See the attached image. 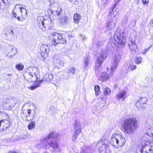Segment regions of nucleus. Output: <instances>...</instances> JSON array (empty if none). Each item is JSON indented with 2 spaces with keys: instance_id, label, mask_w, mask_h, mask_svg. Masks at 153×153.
Segmentation results:
<instances>
[{
  "instance_id": "f257e3e1",
  "label": "nucleus",
  "mask_w": 153,
  "mask_h": 153,
  "mask_svg": "<svg viewBox=\"0 0 153 153\" xmlns=\"http://www.w3.org/2000/svg\"><path fill=\"white\" fill-rule=\"evenodd\" d=\"M39 73V68L37 67H33L30 68L28 71L27 72L24 76L25 79L27 81L30 82L33 81L36 79V80L34 82L33 85L29 87V89L32 90H34L36 88L40 86L41 83L43 81L47 82V79H48L49 77H45V75L44 76L43 79L37 80L38 79V74Z\"/></svg>"
},
{
  "instance_id": "f03ea898",
  "label": "nucleus",
  "mask_w": 153,
  "mask_h": 153,
  "mask_svg": "<svg viewBox=\"0 0 153 153\" xmlns=\"http://www.w3.org/2000/svg\"><path fill=\"white\" fill-rule=\"evenodd\" d=\"M137 126V120L134 117L125 118L121 124L124 131L128 134L133 133L136 129Z\"/></svg>"
},
{
  "instance_id": "7ed1b4c3",
  "label": "nucleus",
  "mask_w": 153,
  "mask_h": 153,
  "mask_svg": "<svg viewBox=\"0 0 153 153\" xmlns=\"http://www.w3.org/2000/svg\"><path fill=\"white\" fill-rule=\"evenodd\" d=\"M59 134L53 131L50 132L47 135V137H45L43 141L44 143L43 145L46 146H48L52 149V151L55 152L56 149L59 147V143L55 140H51L50 142H47L48 140H49L50 139H56L58 137Z\"/></svg>"
},
{
  "instance_id": "20e7f679",
  "label": "nucleus",
  "mask_w": 153,
  "mask_h": 153,
  "mask_svg": "<svg viewBox=\"0 0 153 153\" xmlns=\"http://www.w3.org/2000/svg\"><path fill=\"white\" fill-rule=\"evenodd\" d=\"M126 142L125 138L119 134H113L110 141L111 144L116 148L121 147L123 146Z\"/></svg>"
},
{
  "instance_id": "39448f33",
  "label": "nucleus",
  "mask_w": 153,
  "mask_h": 153,
  "mask_svg": "<svg viewBox=\"0 0 153 153\" xmlns=\"http://www.w3.org/2000/svg\"><path fill=\"white\" fill-rule=\"evenodd\" d=\"M122 55V51L119 48H117L115 52V56L113 59L111 67L110 74L111 76L116 69L121 59Z\"/></svg>"
},
{
  "instance_id": "423d86ee",
  "label": "nucleus",
  "mask_w": 153,
  "mask_h": 153,
  "mask_svg": "<svg viewBox=\"0 0 153 153\" xmlns=\"http://www.w3.org/2000/svg\"><path fill=\"white\" fill-rule=\"evenodd\" d=\"M52 44L53 45L56 46L59 43L65 45L67 41L64 38V35L62 33L53 32L51 36Z\"/></svg>"
},
{
  "instance_id": "0eeeda50",
  "label": "nucleus",
  "mask_w": 153,
  "mask_h": 153,
  "mask_svg": "<svg viewBox=\"0 0 153 153\" xmlns=\"http://www.w3.org/2000/svg\"><path fill=\"white\" fill-rule=\"evenodd\" d=\"M113 41L115 42L114 44L116 45L118 44L120 45H123L126 43V41L125 37L123 36V33L121 32V29L119 27H118L116 29L114 36Z\"/></svg>"
},
{
  "instance_id": "6e6552de",
  "label": "nucleus",
  "mask_w": 153,
  "mask_h": 153,
  "mask_svg": "<svg viewBox=\"0 0 153 153\" xmlns=\"http://www.w3.org/2000/svg\"><path fill=\"white\" fill-rule=\"evenodd\" d=\"M37 20L39 27L44 31H45L46 28L50 27L51 22L50 19H45L44 16H38Z\"/></svg>"
},
{
  "instance_id": "1a4fd4ad",
  "label": "nucleus",
  "mask_w": 153,
  "mask_h": 153,
  "mask_svg": "<svg viewBox=\"0 0 153 153\" xmlns=\"http://www.w3.org/2000/svg\"><path fill=\"white\" fill-rule=\"evenodd\" d=\"M16 28L13 26H8L4 29V33L7 40H10L14 38Z\"/></svg>"
},
{
  "instance_id": "9d476101",
  "label": "nucleus",
  "mask_w": 153,
  "mask_h": 153,
  "mask_svg": "<svg viewBox=\"0 0 153 153\" xmlns=\"http://www.w3.org/2000/svg\"><path fill=\"white\" fill-rule=\"evenodd\" d=\"M106 57V53L105 51H102L100 55L97 57V60L95 63V70L96 71L99 69Z\"/></svg>"
},
{
  "instance_id": "9b49d317",
  "label": "nucleus",
  "mask_w": 153,
  "mask_h": 153,
  "mask_svg": "<svg viewBox=\"0 0 153 153\" xmlns=\"http://www.w3.org/2000/svg\"><path fill=\"white\" fill-rule=\"evenodd\" d=\"M6 119H4L0 122V130H5L9 126L10 124V118H5Z\"/></svg>"
},
{
  "instance_id": "f8f14e48",
  "label": "nucleus",
  "mask_w": 153,
  "mask_h": 153,
  "mask_svg": "<svg viewBox=\"0 0 153 153\" xmlns=\"http://www.w3.org/2000/svg\"><path fill=\"white\" fill-rule=\"evenodd\" d=\"M49 51V47L47 45H42L40 46V54L43 59H45L47 57Z\"/></svg>"
},
{
  "instance_id": "ddd939ff",
  "label": "nucleus",
  "mask_w": 153,
  "mask_h": 153,
  "mask_svg": "<svg viewBox=\"0 0 153 153\" xmlns=\"http://www.w3.org/2000/svg\"><path fill=\"white\" fill-rule=\"evenodd\" d=\"M135 39L132 40L129 38L128 42V45L130 51L133 52H136L138 50V47L135 43Z\"/></svg>"
},
{
  "instance_id": "4468645a",
  "label": "nucleus",
  "mask_w": 153,
  "mask_h": 153,
  "mask_svg": "<svg viewBox=\"0 0 153 153\" xmlns=\"http://www.w3.org/2000/svg\"><path fill=\"white\" fill-rule=\"evenodd\" d=\"M116 22V18H111L109 20H108L105 24L107 30H110L114 28Z\"/></svg>"
},
{
  "instance_id": "2eb2a0df",
  "label": "nucleus",
  "mask_w": 153,
  "mask_h": 153,
  "mask_svg": "<svg viewBox=\"0 0 153 153\" xmlns=\"http://www.w3.org/2000/svg\"><path fill=\"white\" fill-rule=\"evenodd\" d=\"M75 133L78 135L81 131L82 126L79 121L77 120H74V124Z\"/></svg>"
},
{
  "instance_id": "dca6fc26",
  "label": "nucleus",
  "mask_w": 153,
  "mask_h": 153,
  "mask_svg": "<svg viewBox=\"0 0 153 153\" xmlns=\"http://www.w3.org/2000/svg\"><path fill=\"white\" fill-rule=\"evenodd\" d=\"M70 19L68 16L62 15L58 19V22L62 25H64L68 24L69 22Z\"/></svg>"
},
{
  "instance_id": "f3484780",
  "label": "nucleus",
  "mask_w": 153,
  "mask_h": 153,
  "mask_svg": "<svg viewBox=\"0 0 153 153\" xmlns=\"http://www.w3.org/2000/svg\"><path fill=\"white\" fill-rule=\"evenodd\" d=\"M13 102V99L6 100V101L3 102V106L6 107L7 109H10L14 106V104L12 103Z\"/></svg>"
},
{
  "instance_id": "a211bd4d",
  "label": "nucleus",
  "mask_w": 153,
  "mask_h": 153,
  "mask_svg": "<svg viewBox=\"0 0 153 153\" xmlns=\"http://www.w3.org/2000/svg\"><path fill=\"white\" fill-rule=\"evenodd\" d=\"M97 145L99 147V151H102L104 150H107L108 148L107 144L105 143L104 141L101 140L98 142Z\"/></svg>"
},
{
  "instance_id": "6ab92c4d",
  "label": "nucleus",
  "mask_w": 153,
  "mask_h": 153,
  "mask_svg": "<svg viewBox=\"0 0 153 153\" xmlns=\"http://www.w3.org/2000/svg\"><path fill=\"white\" fill-rule=\"evenodd\" d=\"M9 49L10 51L9 53L7 54V55L11 58H13L17 53V50L16 48L12 46L10 47Z\"/></svg>"
},
{
  "instance_id": "aec40b11",
  "label": "nucleus",
  "mask_w": 153,
  "mask_h": 153,
  "mask_svg": "<svg viewBox=\"0 0 153 153\" xmlns=\"http://www.w3.org/2000/svg\"><path fill=\"white\" fill-rule=\"evenodd\" d=\"M48 12L51 14L52 16H59L62 15L65 13V11L63 10H48Z\"/></svg>"
},
{
  "instance_id": "412c9836",
  "label": "nucleus",
  "mask_w": 153,
  "mask_h": 153,
  "mask_svg": "<svg viewBox=\"0 0 153 153\" xmlns=\"http://www.w3.org/2000/svg\"><path fill=\"white\" fill-rule=\"evenodd\" d=\"M54 62L55 66L58 68H59L61 66H63L64 65L63 61L61 60V59L59 58L55 59Z\"/></svg>"
},
{
  "instance_id": "4be33fe9",
  "label": "nucleus",
  "mask_w": 153,
  "mask_h": 153,
  "mask_svg": "<svg viewBox=\"0 0 153 153\" xmlns=\"http://www.w3.org/2000/svg\"><path fill=\"white\" fill-rule=\"evenodd\" d=\"M126 94V91L124 90L119 92L118 94L117 95L116 97V99L119 100L121 98L125 99V95Z\"/></svg>"
},
{
  "instance_id": "5701e85b",
  "label": "nucleus",
  "mask_w": 153,
  "mask_h": 153,
  "mask_svg": "<svg viewBox=\"0 0 153 153\" xmlns=\"http://www.w3.org/2000/svg\"><path fill=\"white\" fill-rule=\"evenodd\" d=\"M109 77V75L106 72H103L100 75V79L104 82L107 80Z\"/></svg>"
},
{
  "instance_id": "b1692460",
  "label": "nucleus",
  "mask_w": 153,
  "mask_h": 153,
  "mask_svg": "<svg viewBox=\"0 0 153 153\" xmlns=\"http://www.w3.org/2000/svg\"><path fill=\"white\" fill-rule=\"evenodd\" d=\"M145 146L142 145L140 151L138 152V153H143V149H144ZM143 153H153V146H150V148L149 149V152H147V151H145Z\"/></svg>"
},
{
  "instance_id": "393cba45",
  "label": "nucleus",
  "mask_w": 153,
  "mask_h": 153,
  "mask_svg": "<svg viewBox=\"0 0 153 153\" xmlns=\"http://www.w3.org/2000/svg\"><path fill=\"white\" fill-rule=\"evenodd\" d=\"M128 68L127 69L128 71L130 70L131 71H133L136 68V66L132 62H130L128 65Z\"/></svg>"
},
{
  "instance_id": "a878e982",
  "label": "nucleus",
  "mask_w": 153,
  "mask_h": 153,
  "mask_svg": "<svg viewBox=\"0 0 153 153\" xmlns=\"http://www.w3.org/2000/svg\"><path fill=\"white\" fill-rule=\"evenodd\" d=\"M73 19L74 23L77 24L79 22L81 19V16L79 14L76 13L74 15Z\"/></svg>"
},
{
  "instance_id": "bb28decb",
  "label": "nucleus",
  "mask_w": 153,
  "mask_h": 153,
  "mask_svg": "<svg viewBox=\"0 0 153 153\" xmlns=\"http://www.w3.org/2000/svg\"><path fill=\"white\" fill-rule=\"evenodd\" d=\"M90 59V57L89 56H86L85 57L83 61L84 65V68H86V67L88 66Z\"/></svg>"
},
{
  "instance_id": "cd10ccee",
  "label": "nucleus",
  "mask_w": 153,
  "mask_h": 153,
  "mask_svg": "<svg viewBox=\"0 0 153 153\" xmlns=\"http://www.w3.org/2000/svg\"><path fill=\"white\" fill-rule=\"evenodd\" d=\"M77 69L73 66L70 67L68 70V74L72 75L76 74Z\"/></svg>"
},
{
  "instance_id": "c85d7f7f",
  "label": "nucleus",
  "mask_w": 153,
  "mask_h": 153,
  "mask_svg": "<svg viewBox=\"0 0 153 153\" xmlns=\"http://www.w3.org/2000/svg\"><path fill=\"white\" fill-rule=\"evenodd\" d=\"M117 14V12L116 10H110L109 12V16H111L112 18H116V16Z\"/></svg>"
},
{
  "instance_id": "c756f323",
  "label": "nucleus",
  "mask_w": 153,
  "mask_h": 153,
  "mask_svg": "<svg viewBox=\"0 0 153 153\" xmlns=\"http://www.w3.org/2000/svg\"><path fill=\"white\" fill-rule=\"evenodd\" d=\"M15 9H19V10H26L25 6L24 5L21 4H16L15 6Z\"/></svg>"
},
{
  "instance_id": "7c9ffc66",
  "label": "nucleus",
  "mask_w": 153,
  "mask_h": 153,
  "mask_svg": "<svg viewBox=\"0 0 153 153\" xmlns=\"http://www.w3.org/2000/svg\"><path fill=\"white\" fill-rule=\"evenodd\" d=\"M35 121H32L27 126L29 130L33 129L35 128Z\"/></svg>"
},
{
  "instance_id": "2f4dec72",
  "label": "nucleus",
  "mask_w": 153,
  "mask_h": 153,
  "mask_svg": "<svg viewBox=\"0 0 153 153\" xmlns=\"http://www.w3.org/2000/svg\"><path fill=\"white\" fill-rule=\"evenodd\" d=\"M8 117V116L7 114L1 112H0V122L3 120L4 118Z\"/></svg>"
},
{
  "instance_id": "473e14b6",
  "label": "nucleus",
  "mask_w": 153,
  "mask_h": 153,
  "mask_svg": "<svg viewBox=\"0 0 153 153\" xmlns=\"http://www.w3.org/2000/svg\"><path fill=\"white\" fill-rule=\"evenodd\" d=\"M45 77L47 78V77H49L48 79H47V82H48L50 81H51L53 78V76L52 74L51 73H47L45 74Z\"/></svg>"
},
{
  "instance_id": "72a5a7b5",
  "label": "nucleus",
  "mask_w": 153,
  "mask_h": 153,
  "mask_svg": "<svg viewBox=\"0 0 153 153\" xmlns=\"http://www.w3.org/2000/svg\"><path fill=\"white\" fill-rule=\"evenodd\" d=\"M16 68L19 71H22L24 68V66L20 63H19L16 65Z\"/></svg>"
},
{
  "instance_id": "f704fd0d",
  "label": "nucleus",
  "mask_w": 153,
  "mask_h": 153,
  "mask_svg": "<svg viewBox=\"0 0 153 153\" xmlns=\"http://www.w3.org/2000/svg\"><path fill=\"white\" fill-rule=\"evenodd\" d=\"M14 10H13L12 14V16L13 18L17 19V20L19 21H20V17L18 15V14L16 13V12H14Z\"/></svg>"
},
{
  "instance_id": "c9c22d12",
  "label": "nucleus",
  "mask_w": 153,
  "mask_h": 153,
  "mask_svg": "<svg viewBox=\"0 0 153 153\" xmlns=\"http://www.w3.org/2000/svg\"><path fill=\"white\" fill-rule=\"evenodd\" d=\"M94 90L96 95H98L100 93V87L98 85L94 86Z\"/></svg>"
},
{
  "instance_id": "e433bc0d",
  "label": "nucleus",
  "mask_w": 153,
  "mask_h": 153,
  "mask_svg": "<svg viewBox=\"0 0 153 153\" xmlns=\"http://www.w3.org/2000/svg\"><path fill=\"white\" fill-rule=\"evenodd\" d=\"M142 59L141 57H137L135 59V61L136 64H139L142 62Z\"/></svg>"
},
{
  "instance_id": "4c0bfd02",
  "label": "nucleus",
  "mask_w": 153,
  "mask_h": 153,
  "mask_svg": "<svg viewBox=\"0 0 153 153\" xmlns=\"http://www.w3.org/2000/svg\"><path fill=\"white\" fill-rule=\"evenodd\" d=\"M111 92L110 89L107 87L104 90V94L105 95H108L110 94Z\"/></svg>"
},
{
  "instance_id": "58836bf2",
  "label": "nucleus",
  "mask_w": 153,
  "mask_h": 153,
  "mask_svg": "<svg viewBox=\"0 0 153 153\" xmlns=\"http://www.w3.org/2000/svg\"><path fill=\"white\" fill-rule=\"evenodd\" d=\"M25 117H24L23 118V120L25 121H27L29 122L31 120H33L35 117V115H33V116L31 118L29 119L28 118L29 117L28 115H25Z\"/></svg>"
},
{
  "instance_id": "ea45409f",
  "label": "nucleus",
  "mask_w": 153,
  "mask_h": 153,
  "mask_svg": "<svg viewBox=\"0 0 153 153\" xmlns=\"http://www.w3.org/2000/svg\"><path fill=\"white\" fill-rule=\"evenodd\" d=\"M139 100L142 104H144L146 103L147 100V99L146 97H140Z\"/></svg>"
},
{
  "instance_id": "a19ab883",
  "label": "nucleus",
  "mask_w": 153,
  "mask_h": 153,
  "mask_svg": "<svg viewBox=\"0 0 153 153\" xmlns=\"http://www.w3.org/2000/svg\"><path fill=\"white\" fill-rule=\"evenodd\" d=\"M120 6L119 5V4L118 2L115 3L114 4V5H112V9L114 10L115 8H116V9H120L119 7Z\"/></svg>"
},
{
  "instance_id": "79ce46f5",
  "label": "nucleus",
  "mask_w": 153,
  "mask_h": 153,
  "mask_svg": "<svg viewBox=\"0 0 153 153\" xmlns=\"http://www.w3.org/2000/svg\"><path fill=\"white\" fill-rule=\"evenodd\" d=\"M151 47L152 46H151L148 48H145L143 50L142 53V54L144 55L146 54L148 51L149 50V49L151 48Z\"/></svg>"
},
{
  "instance_id": "37998d69",
  "label": "nucleus",
  "mask_w": 153,
  "mask_h": 153,
  "mask_svg": "<svg viewBox=\"0 0 153 153\" xmlns=\"http://www.w3.org/2000/svg\"><path fill=\"white\" fill-rule=\"evenodd\" d=\"M135 105L139 109L140 108L141 106V102L139 100H137L135 103Z\"/></svg>"
},
{
  "instance_id": "c03bdc74",
  "label": "nucleus",
  "mask_w": 153,
  "mask_h": 153,
  "mask_svg": "<svg viewBox=\"0 0 153 153\" xmlns=\"http://www.w3.org/2000/svg\"><path fill=\"white\" fill-rule=\"evenodd\" d=\"M128 19V18L127 16H124L122 21V24H125L127 22Z\"/></svg>"
},
{
  "instance_id": "a18cd8bd",
  "label": "nucleus",
  "mask_w": 153,
  "mask_h": 153,
  "mask_svg": "<svg viewBox=\"0 0 153 153\" xmlns=\"http://www.w3.org/2000/svg\"><path fill=\"white\" fill-rule=\"evenodd\" d=\"M78 135H77L75 133V131L74 133V134L72 136V139L73 141H75L76 140V137H77Z\"/></svg>"
},
{
  "instance_id": "49530a36",
  "label": "nucleus",
  "mask_w": 153,
  "mask_h": 153,
  "mask_svg": "<svg viewBox=\"0 0 153 153\" xmlns=\"http://www.w3.org/2000/svg\"><path fill=\"white\" fill-rule=\"evenodd\" d=\"M147 134L150 137H153V133L149 132V130L148 131L147 133Z\"/></svg>"
},
{
  "instance_id": "de8ad7c7",
  "label": "nucleus",
  "mask_w": 153,
  "mask_h": 153,
  "mask_svg": "<svg viewBox=\"0 0 153 153\" xmlns=\"http://www.w3.org/2000/svg\"><path fill=\"white\" fill-rule=\"evenodd\" d=\"M142 2L144 4H147L149 2V0H142Z\"/></svg>"
},
{
  "instance_id": "09e8293b",
  "label": "nucleus",
  "mask_w": 153,
  "mask_h": 153,
  "mask_svg": "<svg viewBox=\"0 0 153 153\" xmlns=\"http://www.w3.org/2000/svg\"><path fill=\"white\" fill-rule=\"evenodd\" d=\"M27 113L29 117L30 115L31 114V110L30 109H28L27 110Z\"/></svg>"
},
{
  "instance_id": "8fccbe9b",
  "label": "nucleus",
  "mask_w": 153,
  "mask_h": 153,
  "mask_svg": "<svg viewBox=\"0 0 153 153\" xmlns=\"http://www.w3.org/2000/svg\"><path fill=\"white\" fill-rule=\"evenodd\" d=\"M7 0H4L2 2V3L4 4H6L7 5Z\"/></svg>"
},
{
  "instance_id": "3c124183",
  "label": "nucleus",
  "mask_w": 153,
  "mask_h": 153,
  "mask_svg": "<svg viewBox=\"0 0 153 153\" xmlns=\"http://www.w3.org/2000/svg\"><path fill=\"white\" fill-rule=\"evenodd\" d=\"M150 25L152 27H153V19L150 22Z\"/></svg>"
},
{
  "instance_id": "603ef678",
  "label": "nucleus",
  "mask_w": 153,
  "mask_h": 153,
  "mask_svg": "<svg viewBox=\"0 0 153 153\" xmlns=\"http://www.w3.org/2000/svg\"><path fill=\"white\" fill-rule=\"evenodd\" d=\"M100 41H97V45L98 46H100Z\"/></svg>"
},
{
  "instance_id": "864d4df0",
  "label": "nucleus",
  "mask_w": 153,
  "mask_h": 153,
  "mask_svg": "<svg viewBox=\"0 0 153 153\" xmlns=\"http://www.w3.org/2000/svg\"><path fill=\"white\" fill-rule=\"evenodd\" d=\"M105 2H104V4H103L102 5V8L101 7V9L103 8V7H105Z\"/></svg>"
},
{
  "instance_id": "5fc2aeb1",
  "label": "nucleus",
  "mask_w": 153,
  "mask_h": 153,
  "mask_svg": "<svg viewBox=\"0 0 153 153\" xmlns=\"http://www.w3.org/2000/svg\"><path fill=\"white\" fill-rule=\"evenodd\" d=\"M18 138L19 139V137H18ZM19 139H20L22 140V139H25V138L24 137H23L20 136Z\"/></svg>"
},
{
  "instance_id": "6e6d98bb",
  "label": "nucleus",
  "mask_w": 153,
  "mask_h": 153,
  "mask_svg": "<svg viewBox=\"0 0 153 153\" xmlns=\"http://www.w3.org/2000/svg\"><path fill=\"white\" fill-rule=\"evenodd\" d=\"M85 39H86V37L85 36H84L82 38V40H85Z\"/></svg>"
},
{
  "instance_id": "4d7b16f0",
  "label": "nucleus",
  "mask_w": 153,
  "mask_h": 153,
  "mask_svg": "<svg viewBox=\"0 0 153 153\" xmlns=\"http://www.w3.org/2000/svg\"><path fill=\"white\" fill-rule=\"evenodd\" d=\"M4 0H0V5H1V3H2L3 1Z\"/></svg>"
},
{
  "instance_id": "13d9d810",
  "label": "nucleus",
  "mask_w": 153,
  "mask_h": 153,
  "mask_svg": "<svg viewBox=\"0 0 153 153\" xmlns=\"http://www.w3.org/2000/svg\"><path fill=\"white\" fill-rule=\"evenodd\" d=\"M25 13H26V15H27V10H25Z\"/></svg>"
},
{
  "instance_id": "bf43d9fd",
  "label": "nucleus",
  "mask_w": 153,
  "mask_h": 153,
  "mask_svg": "<svg viewBox=\"0 0 153 153\" xmlns=\"http://www.w3.org/2000/svg\"><path fill=\"white\" fill-rule=\"evenodd\" d=\"M50 108H51V109H52L53 108H54L53 106H51V107Z\"/></svg>"
},
{
  "instance_id": "052dcab7",
  "label": "nucleus",
  "mask_w": 153,
  "mask_h": 153,
  "mask_svg": "<svg viewBox=\"0 0 153 153\" xmlns=\"http://www.w3.org/2000/svg\"><path fill=\"white\" fill-rule=\"evenodd\" d=\"M140 0H135V1L137 2H138Z\"/></svg>"
},
{
  "instance_id": "680f3d73",
  "label": "nucleus",
  "mask_w": 153,
  "mask_h": 153,
  "mask_svg": "<svg viewBox=\"0 0 153 153\" xmlns=\"http://www.w3.org/2000/svg\"><path fill=\"white\" fill-rule=\"evenodd\" d=\"M9 153H17L16 152H10Z\"/></svg>"
},
{
  "instance_id": "e2e57ef3",
  "label": "nucleus",
  "mask_w": 153,
  "mask_h": 153,
  "mask_svg": "<svg viewBox=\"0 0 153 153\" xmlns=\"http://www.w3.org/2000/svg\"><path fill=\"white\" fill-rule=\"evenodd\" d=\"M43 153H48V152H45Z\"/></svg>"
},
{
  "instance_id": "0e129e2a",
  "label": "nucleus",
  "mask_w": 153,
  "mask_h": 153,
  "mask_svg": "<svg viewBox=\"0 0 153 153\" xmlns=\"http://www.w3.org/2000/svg\"><path fill=\"white\" fill-rule=\"evenodd\" d=\"M11 74H8L7 75V76H10V75H11Z\"/></svg>"
},
{
  "instance_id": "69168bd1",
  "label": "nucleus",
  "mask_w": 153,
  "mask_h": 153,
  "mask_svg": "<svg viewBox=\"0 0 153 153\" xmlns=\"http://www.w3.org/2000/svg\"><path fill=\"white\" fill-rule=\"evenodd\" d=\"M20 11L21 13H22V10H20Z\"/></svg>"
}]
</instances>
